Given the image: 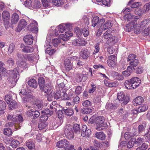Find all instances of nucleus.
<instances>
[{
	"label": "nucleus",
	"mask_w": 150,
	"mask_h": 150,
	"mask_svg": "<svg viewBox=\"0 0 150 150\" xmlns=\"http://www.w3.org/2000/svg\"><path fill=\"white\" fill-rule=\"evenodd\" d=\"M150 28V20H145L142 21H139L137 23L136 21H134L127 24L124 28L127 31L129 32L134 30V32L139 34L144 28Z\"/></svg>",
	"instance_id": "nucleus-1"
},
{
	"label": "nucleus",
	"mask_w": 150,
	"mask_h": 150,
	"mask_svg": "<svg viewBox=\"0 0 150 150\" xmlns=\"http://www.w3.org/2000/svg\"><path fill=\"white\" fill-rule=\"evenodd\" d=\"M14 116L13 113H10L8 114L7 117V119L9 120H11L14 119V121L15 123L14 124L12 122L7 123L6 124V126L10 127H13L14 128V129H20V127L19 123L23 122V119L22 117L20 115L15 117H14Z\"/></svg>",
	"instance_id": "nucleus-2"
},
{
	"label": "nucleus",
	"mask_w": 150,
	"mask_h": 150,
	"mask_svg": "<svg viewBox=\"0 0 150 150\" xmlns=\"http://www.w3.org/2000/svg\"><path fill=\"white\" fill-rule=\"evenodd\" d=\"M23 69L21 71L18 67V68H16L12 70L11 71L8 73L7 75L8 80L10 81L11 83L15 84L19 78L17 76L18 73V71H22Z\"/></svg>",
	"instance_id": "nucleus-3"
},
{
	"label": "nucleus",
	"mask_w": 150,
	"mask_h": 150,
	"mask_svg": "<svg viewBox=\"0 0 150 150\" xmlns=\"http://www.w3.org/2000/svg\"><path fill=\"white\" fill-rule=\"evenodd\" d=\"M64 134L68 139H71L74 137V133L73 126L70 125H67L65 126L64 130Z\"/></svg>",
	"instance_id": "nucleus-4"
},
{
	"label": "nucleus",
	"mask_w": 150,
	"mask_h": 150,
	"mask_svg": "<svg viewBox=\"0 0 150 150\" xmlns=\"http://www.w3.org/2000/svg\"><path fill=\"white\" fill-rule=\"evenodd\" d=\"M150 10V2L146 4L142 8H137L134 11L136 14L142 16Z\"/></svg>",
	"instance_id": "nucleus-5"
},
{
	"label": "nucleus",
	"mask_w": 150,
	"mask_h": 150,
	"mask_svg": "<svg viewBox=\"0 0 150 150\" xmlns=\"http://www.w3.org/2000/svg\"><path fill=\"white\" fill-rule=\"evenodd\" d=\"M29 22L30 24L28 26L27 30L33 33H38V25L37 21L33 19H31Z\"/></svg>",
	"instance_id": "nucleus-6"
},
{
	"label": "nucleus",
	"mask_w": 150,
	"mask_h": 150,
	"mask_svg": "<svg viewBox=\"0 0 150 150\" xmlns=\"http://www.w3.org/2000/svg\"><path fill=\"white\" fill-rule=\"evenodd\" d=\"M39 115L40 116V120H47L48 118L47 115L51 116L53 114L52 111H51L49 109H47L41 111L40 112H38Z\"/></svg>",
	"instance_id": "nucleus-7"
},
{
	"label": "nucleus",
	"mask_w": 150,
	"mask_h": 150,
	"mask_svg": "<svg viewBox=\"0 0 150 150\" xmlns=\"http://www.w3.org/2000/svg\"><path fill=\"white\" fill-rule=\"evenodd\" d=\"M117 98L119 101H121L123 100L122 104L124 105H126L129 100V98L125 96L124 93L123 92H120L117 93Z\"/></svg>",
	"instance_id": "nucleus-8"
},
{
	"label": "nucleus",
	"mask_w": 150,
	"mask_h": 150,
	"mask_svg": "<svg viewBox=\"0 0 150 150\" xmlns=\"http://www.w3.org/2000/svg\"><path fill=\"white\" fill-rule=\"evenodd\" d=\"M99 18L98 16L94 17L92 20V25L93 27L97 25L98 27H100L104 23L105 20L104 19H101L99 20Z\"/></svg>",
	"instance_id": "nucleus-9"
},
{
	"label": "nucleus",
	"mask_w": 150,
	"mask_h": 150,
	"mask_svg": "<svg viewBox=\"0 0 150 150\" xmlns=\"http://www.w3.org/2000/svg\"><path fill=\"white\" fill-rule=\"evenodd\" d=\"M105 121L104 117L102 116H99L96 117V123L97 125V127L96 129L98 130H100L102 129L101 127L103 126V123Z\"/></svg>",
	"instance_id": "nucleus-10"
},
{
	"label": "nucleus",
	"mask_w": 150,
	"mask_h": 150,
	"mask_svg": "<svg viewBox=\"0 0 150 150\" xmlns=\"http://www.w3.org/2000/svg\"><path fill=\"white\" fill-rule=\"evenodd\" d=\"M19 94L22 99L23 103H25L30 101V97H29V95L25 90H21Z\"/></svg>",
	"instance_id": "nucleus-11"
},
{
	"label": "nucleus",
	"mask_w": 150,
	"mask_h": 150,
	"mask_svg": "<svg viewBox=\"0 0 150 150\" xmlns=\"http://www.w3.org/2000/svg\"><path fill=\"white\" fill-rule=\"evenodd\" d=\"M20 48L22 49V51L24 53H29L33 52L34 49V47L29 46H25L23 44H21Z\"/></svg>",
	"instance_id": "nucleus-12"
},
{
	"label": "nucleus",
	"mask_w": 150,
	"mask_h": 150,
	"mask_svg": "<svg viewBox=\"0 0 150 150\" xmlns=\"http://www.w3.org/2000/svg\"><path fill=\"white\" fill-rule=\"evenodd\" d=\"M91 134V129H87V127L85 125L82 126L81 132V135L83 137L86 136L89 137Z\"/></svg>",
	"instance_id": "nucleus-13"
},
{
	"label": "nucleus",
	"mask_w": 150,
	"mask_h": 150,
	"mask_svg": "<svg viewBox=\"0 0 150 150\" xmlns=\"http://www.w3.org/2000/svg\"><path fill=\"white\" fill-rule=\"evenodd\" d=\"M132 83V89L138 87L140 84L141 80L137 77L132 78L131 79Z\"/></svg>",
	"instance_id": "nucleus-14"
},
{
	"label": "nucleus",
	"mask_w": 150,
	"mask_h": 150,
	"mask_svg": "<svg viewBox=\"0 0 150 150\" xmlns=\"http://www.w3.org/2000/svg\"><path fill=\"white\" fill-rule=\"evenodd\" d=\"M69 145V142L66 139L62 140L59 141L57 144V146L59 148H65L67 145Z\"/></svg>",
	"instance_id": "nucleus-15"
},
{
	"label": "nucleus",
	"mask_w": 150,
	"mask_h": 150,
	"mask_svg": "<svg viewBox=\"0 0 150 150\" xmlns=\"http://www.w3.org/2000/svg\"><path fill=\"white\" fill-rule=\"evenodd\" d=\"M72 44L76 46H84L86 44V42L81 39H78L74 40Z\"/></svg>",
	"instance_id": "nucleus-16"
},
{
	"label": "nucleus",
	"mask_w": 150,
	"mask_h": 150,
	"mask_svg": "<svg viewBox=\"0 0 150 150\" xmlns=\"http://www.w3.org/2000/svg\"><path fill=\"white\" fill-rule=\"evenodd\" d=\"M17 56L21 61L18 63V67L20 70L22 71L23 69H25V61H23V62H22V59L21 58L22 55L21 54H18Z\"/></svg>",
	"instance_id": "nucleus-17"
},
{
	"label": "nucleus",
	"mask_w": 150,
	"mask_h": 150,
	"mask_svg": "<svg viewBox=\"0 0 150 150\" xmlns=\"http://www.w3.org/2000/svg\"><path fill=\"white\" fill-rule=\"evenodd\" d=\"M33 37L31 35H28L25 36L23 38L25 42L27 44L30 45L33 43Z\"/></svg>",
	"instance_id": "nucleus-18"
},
{
	"label": "nucleus",
	"mask_w": 150,
	"mask_h": 150,
	"mask_svg": "<svg viewBox=\"0 0 150 150\" xmlns=\"http://www.w3.org/2000/svg\"><path fill=\"white\" fill-rule=\"evenodd\" d=\"M35 1L32 4L31 0H27L24 1L23 4L25 6L29 8L32 6L33 5V6L34 8H37V5L38 0H35Z\"/></svg>",
	"instance_id": "nucleus-19"
},
{
	"label": "nucleus",
	"mask_w": 150,
	"mask_h": 150,
	"mask_svg": "<svg viewBox=\"0 0 150 150\" xmlns=\"http://www.w3.org/2000/svg\"><path fill=\"white\" fill-rule=\"evenodd\" d=\"M27 24V22L25 20L22 19L20 20L18 23L17 26V31L18 32H20L25 27Z\"/></svg>",
	"instance_id": "nucleus-20"
},
{
	"label": "nucleus",
	"mask_w": 150,
	"mask_h": 150,
	"mask_svg": "<svg viewBox=\"0 0 150 150\" xmlns=\"http://www.w3.org/2000/svg\"><path fill=\"white\" fill-rule=\"evenodd\" d=\"M89 54V52L86 48L83 49L80 52V56L84 59L87 58Z\"/></svg>",
	"instance_id": "nucleus-21"
},
{
	"label": "nucleus",
	"mask_w": 150,
	"mask_h": 150,
	"mask_svg": "<svg viewBox=\"0 0 150 150\" xmlns=\"http://www.w3.org/2000/svg\"><path fill=\"white\" fill-rule=\"evenodd\" d=\"M108 59L107 61L108 65L110 67H112L115 64V56L114 55L109 56L108 57Z\"/></svg>",
	"instance_id": "nucleus-22"
},
{
	"label": "nucleus",
	"mask_w": 150,
	"mask_h": 150,
	"mask_svg": "<svg viewBox=\"0 0 150 150\" xmlns=\"http://www.w3.org/2000/svg\"><path fill=\"white\" fill-rule=\"evenodd\" d=\"M2 16L4 22L7 23L9 22L10 16V13L8 11H4L2 13Z\"/></svg>",
	"instance_id": "nucleus-23"
},
{
	"label": "nucleus",
	"mask_w": 150,
	"mask_h": 150,
	"mask_svg": "<svg viewBox=\"0 0 150 150\" xmlns=\"http://www.w3.org/2000/svg\"><path fill=\"white\" fill-rule=\"evenodd\" d=\"M52 87L50 84L48 83L45 84L43 86L40 88V89L41 92H43L46 93L49 92L52 89Z\"/></svg>",
	"instance_id": "nucleus-24"
},
{
	"label": "nucleus",
	"mask_w": 150,
	"mask_h": 150,
	"mask_svg": "<svg viewBox=\"0 0 150 150\" xmlns=\"http://www.w3.org/2000/svg\"><path fill=\"white\" fill-rule=\"evenodd\" d=\"M19 19V15L16 13H13L11 17V23L12 24H15Z\"/></svg>",
	"instance_id": "nucleus-25"
},
{
	"label": "nucleus",
	"mask_w": 150,
	"mask_h": 150,
	"mask_svg": "<svg viewBox=\"0 0 150 150\" xmlns=\"http://www.w3.org/2000/svg\"><path fill=\"white\" fill-rule=\"evenodd\" d=\"M38 111L37 110L32 111L30 110L28 111L26 114L32 119H35L38 117Z\"/></svg>",
	"instance_id": "nucleus-26"
},
{
	"label": "nucleus",
	"mask_w": 150,
	"mask_h": 150,
	"mask_svg": "<svg viewBox=\"0 0 150 150\" xmlns=\"http://www.w3.org/2000/svg\"><path fill=\"white\" fill-rule=\"evenodd\" d=\"M65 67L67 71H69L72 68V64L70 60L69 59H66L64 62Z\"/></svg>",
	"instance_id": "nucleus-27"
},
{
	"label": "nucleus",
	"mask_w": 150,
	"mask_h": 150,
	"mask_svg": "<svg viewBox=\"0 0 150 150\" xmlns=\"http://www.w3.org/2000/svg\"><path fill=\"white\" fill-rule=\"evenodd\" d=\"M144 101V99L141 96H138L134 99L133 101V103L134 105H141Z\"/></svg>",
	"instance_id": "nucleus-28"
},
{
	"label": "nucleus",
	"mask_w": 150,
	"mask_h": 150,
	"mask_svg": "<svg viewBox=\"0 0 150 150\" xmlns=\"http://www.w3.org/2000/svg\"><path fill=\"white\" fill-rule=\"evenodd\" d=\"M110 30H108L104 33L103 37L104 38L105 40L111 41L112 35L110 33Z\"/></svg>",
	"instance_id": "nucleus-29"
},
{
	"label": "nucleus",
	"mask_w": 150,
	"mask_h": 150,
	"mask_svg": "<svg viewBox=\"0 0 150 150\" xmlns=\"http://www.w3.org/2000/svg\"><path fill=\"white\" fill-rule=\"evenodd\" d=\"M112 26V24L110 21H107L103 25H102L101 26V28L103 30H106L110 28Z\"/></svg>",
	"instance_id": "nucleus-30"
},
{
	"label": "nucleus",
	"mask_w": 150,
	"mask_h": 150,
	"mask_svg": "<svg viewBox=\"0 0 150 150\" xmlns=\"http://www.w3.org/2000/svg\"><path fill=\"white\" fill-rule=\"evenodd\" d=\"M29 86L33 88H36L37 86V83L36 80L34 79H31L28 82Z\"/></svg>",
	"instance_id": "nucleus-31"
},
{
	"label": "nucleus",
	"mask_w": 150,
	"mask_h": 150,
	"mask_svg": "<svg viewBox=\"0 0 150 150\" xmlns=\"http://www.w3.org/2000/svg\"><path fill=\"white\" fill-rule=\"evenodd\" d=\"M6 105L3 100H0V114H2L4 112V110L6 108Z\"/></svg>",
	"instance_id": "nucleus-32"
},
{
	"label": "nucleus",
	"mask_w": 150,
	"mask_h": 150,
	"mask_svg": "<svg viewBox=\"0 0 150 150\" xmlns=\"http://www.w3.org/2000/svg\"><path fill=\"white\" fill-rule=\"evenodd\" d=\"M48 97L51 98L54 97L55 99H57L61 97V95L59 91H56L55 94L54 92H52L49 95Z\"/></svg>",
	"instance_id": "nucleus-33"
},
{
	"label": "nucleus",
	"mask_w": 150,
	"mask_h": 150,
	"mask_svg": "<svg viewBox=\"0 0 150 150\" xmlns=\"http://www.w3.org/2000/svg\"><path fill=\"white\" fill-rule=\"evenodd\" d=\"M95 136L97 139L101 140H104L105 137V134L102 132H96L95 134Z\"/></svg>",
	"instance_id": "nucleus-34"
},
{
	"label": "nucleus",
	"mask_w": 150,
	"mask_h": 150,
	"mask_svg": "<svg viewBox=\"0 0 150 150\" xmlns=\"http://www.w3.org/2000/svg\"><path fill=\"white\" fill-rule=\"evenodd\" d=\"M148 108V106L146 104H144L141 105L138 109L137 111H135L137 112H144Z\"/></svg>",
	"instance_id": "nucleus-35"
},
{
	"label": "nucleus",
	"mask_w": 150,
	"mask_h": 150,
	"mask_svg": "<svg viewBox=\"0 0 150 150\" xmlns=\"http://www.w3.org/2000/svg\"><path fill=\"white\" fill-rule=\"evenodd\" d=\"M87 74H83L82 73V74H78L77 75V76L78 77H77L76 79V81L78 82H81L82 80V79L84 77L86 78V79H86V78L87 77Z\"/></svg>",
	"instance_id": "nucleus-36"
},
{
	"label": "nucleus",
	"mask_w": 150,
	"mask_h": 150,
	"mask_svg": "<svg viewBox=\"0 0 150 150\" xmlns=\"http://www.w3.org/2000/svg\"><path fill=\"white\" fill-rule=\"evenodd\" d=\"M46 121L40 120V119L39 125H38V128L40 130H42L46 127Z\"/></svg>",
	"instance_id": "nucleus-37"
},
{
	"label": "nucleus",
	"mask_w": 150,
	"mask_h": 150,
	"mask_svg": "<svg viewBox=\"0 0 150 150\" xmlns=\"http://www.w3.org/2000/svg\"><path fill=\"white\" fill-rule=\"evenodd\" d=\"M52 2L53 5L58 6H60L64 4L62 0H52Z\"/></svg>",
	"instance_id": "nucleus-38"
},
{
	"label": "nucleus",
	"mask_w": 150,
	"mask_h": 150,
	"mask_svg": "<svg viewBox=\"0 0 150 150\" xmlns=\"http://www.w3.org/2000/svg\"><path fill=\"white\" fill-rule=\"evenodd\" d=\"M146 127V123L145 122L143 123L142 124L138 126V132L139 134L141 133L144 131L145 128Z\"/></svg>",
	"instance_id": "nucleus-39"
},
{
	"label": "nucleus",
	"mask_w": 150,
	"mask_h": 150,
	"mask_svg": "<svg viewBox=\"0 0 150 150\" xmlns=\"http://www.w3.org/2000/svg\"><path fill=\"white\" fill-rule=\"evenodd\" d=\"M63 110L65 114L68 116H71L74 114V111L72 109L67 108L66 109H64Z\"/></svg>",
	"instance_id": "nucleus-40"
},
{
	"label": "nucleus",
	"mask_w": 150,
	"mask_h": 150,
	"mask_svg": "<svg viewBox=\"0 0 150 150\" xmlns=\"http://www.w3.org/2000/svg\"><path fill=\"white\" fill-rule=\"evenodd\" d=\"M20 142L15 139L13 140L11 142L10 146L13 148H16L19 145Z\"/></svg>",
	"instance_id": "nucleus-41"
},
{
	"label": "nucleus",
	"mask_w": 150,
	"mask_h": 150,
	"mask_svg": "<svg viewBox=\"0 0 150 150\" xmlns=\"http://www.w3.org/2000/svg\"><path fill=\"white\" fill-rule=\"evenodd\" d=\"M131 79L126 80L125 82V86L126 88L127 89H132V83L131 82Z\"/></svg>",
	"instance_id": "nucleus-42"
},
{
	"label": "nucleus",
	"mask_w": 150,
	"mask_h": 150,
	"mask_svg": "<svg viewBox=\"0 0 150 150\" xmlns=\"http://www.w3.org/2000/svg\"><path fill=\"white\" fill-rule=\"evenodd\" d=\"M24 57L26 59H28L31 62H33L34 59H35V56L33 55H25Z\"/></svg>",
	"instance_id": "nucleus-43"
},
{
	"label": "nucleus",
	"mask_w": 150,
	"mask_h": 150,
	"mask_svg": "<svg viewBox=\"0 0 150 150\" xmlns=\"http://www.w3.org/2000/svg\"><path fill=\"white\" fill-rule=\"evenodd\" d=\"M45 80L43 77H40L38 79V84L40 88L42 87L45 84Z\"/></svg>",
	"instance_id": "nucleus-44"
},
{
	"label": "nucleus",
	"mask_w": 150,
	"mask_h": 150,
	"mask_svg": "<svg viewBox=\"0 0 150 150\" xmlns=\"http://www.w3.org/2000/svg\"><path fill=\"white\" fill-rule=\"evenodd\" d=\"M74 129L75 132L77 134H79L80 132V128L79 125L75 124L73 126V129Z\"/></svg>",
	"instance_id": "nucleus-45"
},
{
	"label": "nucleus",
	"mask_w": 150,
	"mask_h": 150,
	"mask_svg": "<svg viewBox=\"0 0 150 150\" xmlns=\"http://www.w3.org/2000/svg\"><path fill=\"white\" fill-rule=\"evenodd\" d=\"M144 141V139L141 137L137 138L134 141L135 145L137 146L140 145Z\"/></svg>",
	"instance_id": "nucleus-46"
},
{
	"label": "nucleus",
	"mask_w": 150,
	"mask_h": 150,
	"mask_svg": "<svg viewBox=\"0 0 150 150\" xmlns=\"http://www.w3.org/2000/svg\"><path fill=\"white\" fill-rule=\"evenodd\" d=\"M15 46L14 44L13 43L10 44L8 49V54H10L13 52L15 50Z\"/></svg>",
	"instance_id": "nucleus-47"
},
{
	"label": "nucleus",
	"mask_w": 150,
	"mask_h": 150,
	"mask_svg": "<svg viewBox=\"0 0 150 150\" xmlns=\"http://www.w3.org/2000/svg\"><path fill=\"white\" fill-rule=\"evenodd\" d=\"M26 146L30 150H33L35 148L34 143L31 141H29L26 143Z\"/></svg>",
	"instance_id": "nucleus-48"
},
{
	"label": "nucleus",
	"mask_w": 150,
	"mask_h": 150,
	"mask_svg": "<svg viewBox=\"0 0 150 150\" xmlns=\"http://www.w3.org/2000/svg\"><path fill=\"white\" fill-rule=\"evenodd\" d=\"M17 103L16 102L14 101H12L8 105L9 109L10 110H12L15 108L16 107Z\"/></svg>",
	"instance_id": "nucleus-49"
},
{
	"label": "nucleus",
	"mask_w": 150,
	"mask_h": 150,
	"mask_svg": "<svg viewBox=\"0 0 150 150\" xmlns=\"http://www.w3.org/2000/svg\"><path fill=\"white\" fill-rule=\"evenodd\" d=\"M61 42V40L57 38H54L52 40V44L54 47L57 46Z\"/></svg>",
	"instance_id": "nucleus-50"
},
{
	"label": "nucleus",
	"mask_w": 150,
	"mask_h": 150,
	"mask_svg": "<svg viewBox=\"0 0 150 150\" xmlns=\"http://www.w3.org/2000/svg\"><path fill=\"white\" fill-rule=\"evenodd\" d=\"M139 61L137 59H135L130 62L129 64L131 66L133 67H135L137 66L139 63Z\"/></svg>",
	"instance_id": "nucleus-51"
},
{
	"label": "nucleus",
	"mask_w": 150,
	"mask_h": 150,
	"mask_svg": "<svg viewBox=\"0 0 150 150\" xmlns=\"http://www.w3.org/2000/svg\"><path fill=\"white\" fill-rule=\"evenodd\" d=\"M12 133V131L11 129L8 128L4 129V133L5 135L9 136L11 135Z\"/></svg>",
	"instance_id": "nucleus-52"
},
{
	"label": "nucleus",
	"mask_w": 150,
	"mask_h": 150,
	"mask_svg": "<svg viewBox=\"0 0 150 150\" xmlns=\"http://www.w3.org/2000/svg\"><path fill=\"white\" fill-rule=\"evenodd\" d=\"M81 112L83 114H87L91 113L92 112V110L91 109L89 108H87L82 110Z\"/></svg>",
	"instance_id": "nucleus-53"
},
{
	"label": "nucleus",
	"mask_w": 150,
	"mask_h": 150,
	"mask_svg": "<svg viewBox=\"0 0 150 150\" xmlns=\"http://www.w3.org/2000/svg\"><path fill=\"white\" fill-rule=\"evenodd\" d=\"M82 91L81 87L79 86H77L75 89V94L77 95H79Z\"/></svg>",
	"instance_id": "nucleus-54"
},
{
	"label": "nucleus",
	"mask_w": 150,
	"mask_h": 150,
	"mask_svg": "<svg viewBox=\"0 0 150 150\" xmlns=\"http://www.w3.org/2000/svg\"><path fill=\"white\" fill-rule=\"evenodd\" d=\"M80 33L81 34L83 33V34L85 37H87L88 36L89 34L88 30L86 28H84V29H81L80 30Z\"/></svg>",
	"instance_id": "nucleus-55"
},
{
	"label": "nucleus",
	"mask_w": 150,
	"mask_h": 150,
	"mask_svg": "<svg viewBox=\"0 0 150 150\" xmlns=\"http://www.w3.org/2000/svg\"><path fill=\"white\" fill-rule=\"evenodd\" d=\"M60 125V123H59L57 121H54L53 122L52 124V129H56L57 127H59Z\"/></svg>",
	"instance_id": "nucleus-56"
},
{
	"label": "nucleus",
	"mask_w": 150,
	"mask_h": 150,
	"mask_svg": "<svg viewBox=\"0 0 150 150\" xmlns=\"http://www.w3.org/2000/svg\"><path fill=\"white\" fill-rule=\"evenodd\" d=\"M134 144H135L134 141L131 139L127 144V146L128 148H130L132 147Z\"/></svg>",
	"instance_id": "nucleus-57"
},
{
	"label": "nucleus",
	"mask_w": 150,
	"mask_h": 150,
	"mask_svg": "<svg viewBox=\"0 0 150 150\" xmlns=\"http://www.w3.org/2000/svg\"><path fill=\"white\" fill-rule=\"evenodd\" d=\"M134 16H133L130 13L127 14H126L124 16V18L125 20L127 21H130V20L132 19Z\"/></svg>",
	"instance_id": "nucleus-58"
},
{
	"label": "nucleus",
	"mask_w": 150,
	"mask_h": 150,
	"mask_svg": "<svg viewBox=\"0 0 150 150\" xmlns=\"http://www.w3.org/2000/svg\"><path fill=\"white\" fill-rule=\"evenodd\" d=\"M12 100L11 95H6L5 97V100L7 103L8 104Z\"/></svg>",
	"instance_id": "nucleus-59"
},
{
	"label": "nucleus",
	"mask_w": 150,
	"mask_h": 150,
	"mask_svg": "<svg viewBox=\"0 0 150 150\" xmlns=\"http://www.w3.org/2000/svg\"><path fill=\"white\" fill-rule=\"evenodd\" d=\"M58 29L60 33H62L65 30V26L62 25H59L58 26Z\"/></svg>",
	"instance_id": "nucleus-60"
},
{
	"label": "nucleus",
	"mask_w": 150,
	"mask_h": 150,
	"mask_svg": "<svg viewBox=\"0 0 150 150\" xmlns=\"http://www.w3.org/2000/svg\"><path fill=\"white\" fill-rule=\"evenodd\" d=\"M115 75L117 76V79L118 80H122L124 79V77L122 74H120L117 72H113Z\"/></svg>",
	"instance_id": "nucleus-61"
},
{
	"label": "nucleus",
	"mask_w": 150,
	"mask_h": 150,
	"mask_svg": "<svg viewBox=\"0 0 150 150\" xmlns=\"http://www.w3.org/2000/svg\"><path fill=\"white\" fill-rule=\"evenodd\" d=\"M99 45V43H97L95 45V49L93 52V54H95L96 53H98L99 52L100 50Z\"/></svg>",
	"instance_id": "nucleus-62"
},
{
	"label": "nucleus",
	"mask_w": 150,
	"mask_h": 150,
	"mask_svg": "<svg viewBox=\"0 0 150 150\" xmlns=\"http://www.w3.org/2000/svg\"><path fill=\"white\" fill-rule=\"evenodd\" d=\"M91 104L90 101L88 100H86L82 103V105L84 107H88L91 106Z\"/></svg>",
	"instance_id": "nucleus-63"
},
{
	"label": "nucleus",
	"mask_w": 150,
	"mask_h": 150,
	"mask_svg": "<svg viewBox=\"0 0 150 150\" xmlns=\"http://www.w3.org/2000/svg\"><path fill=\"white\" fill-rule=\"evenodd\" d=\"M136 56L134 54H129L127 59V61L129 62L131 60H133L136 57Z\"/></svg>",
	"instance_id": "nucleus-64"
}]
</instances>
